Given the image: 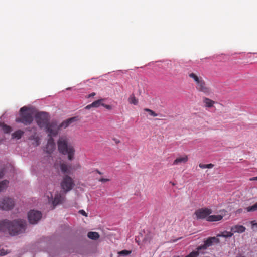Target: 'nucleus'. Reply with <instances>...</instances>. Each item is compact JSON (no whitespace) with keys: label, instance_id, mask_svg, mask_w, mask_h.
<instances>
[{"label":"nucleus","instance_id":"f257e3e1","mask_svg":"<svg viewBox=\"0 0 257 257\" xmlns=\"http://www.w3.org/2000/svg\"><path fill=\"white\" fill-rule=\"evenodd\" d=\"M26 222L22 219L10 221L7 219L0 221V231L8 232L11 235L15 236L25 231Z\"/></svg>","mask_w":257,"mask_h":257},{"label":"nucleus","instance_id":"f03ea898","mask_svg":"<svg viewBox=\"0 0 257 257\" xmlns=\"http://www.w3.org/2000/svg\"><path fill=\"white\" fill-rule=\"evenodd\" d=\"M57 146L59 152L63 155H67L69 160L74 159L75 149L69 137L67 136L59 137L57 141Z\"/></svg>","mask_w":257,"mask_h":257},{"label":"nucleus","instance_id":"7ed1b4c3","mask_svg":"<svg viewBox=\"0 0 257 257\" xmlns=\"http://www.w3.org/2000/svg\"><path fill=\"white\" fill-rule=\"evenodd\" d=\"M33 120L32 113L26 106L22 107L20 110V117L17 118L16 122H21L25 125L30 124Z\"/></svg>","mask_w":257,"mask_h":257},{"label":"nucleus","instance_id":"20e7f679","mask_svg":"<svg viewBox=\"0 0 257 257\" xmlns=\"http://www.w3.org/2000/svg\"><path fill=\"white\" fill-rule=\"evenodd\" d=\"M60 186L64 194L70 191L75 186L74 180L68 175H65L62 179Z\"/></svg>","mask_w":257,"mask_h":257},{"label":"nucleus","instance_id":"39448f33","mask_svg":"<svg viewBox=\"0 0 257 257\" xmlns=\"http://www.w3.org/2000/svg\"><path fill=\"white\" fill-rule=\"evenodd\" d=\"M35 120L40 128H45L49 122L50 117L48 113L45 112H40L35 115Z\"/></svg>","mask_w":257,"mask_h":257},{"label":"nucleus","instance_id":"423d86ee","mask_svg":"<svg viewBox=\"0 0 257 257\" xmlns=\"http://www.w3.org/2000/svg\"><path fill=\"white\" fill-rule=\"evenodd\" d=\"M46 131L48 133V136L50 137L56 136L60 130L59 125L55 120H53L51 122H49L47 125L44 128Z\"/></svg>","mask_w":257,"mask_h":257},{"label":"nucleus","instance_id":"0eeeda50","mask_svg":"<svg viewBox=\"0 0 257 257\" xmlns=\"http://www.w3.org/2000/svg\"><path fill=\"white\" fill-rule=\"evenodd\" d=\"M212 213V210L208 208H202L196 210L194 215L197 219L207 218Z\"/></svg>","mask_w":257,"mask_h":257},{"label":"nucleus","instance_id":"6e6552de","mask_svg":"<svg viewBox=\"0 0 257 257\" xmlns=\"http://www.w3.org/2000/svg\"><path fill=\"white\" fill-rule=\"evenodd\" d=\"M50 194V196L49 195H47V197L49 199V202L52 201L53 208L58 204L62 203L64 199H65V195L63 193H61L60 192H57L56 193L54 199H53L52 194L51 192L49 193Z\"/></svg>","mask_w":257,"mask_h":257},{"label":"nucleus","instance_id":"1a4fd4ad","mask_svg":"<svg viewBox=\"0 0 257 257\" xmlns=\"http://www.w3.org/2000/svg\"><path fill=\"white\" fill-rule=\"evenodd\" d=\"M15 205L13 199L9 197H5L0 201V208L4 210L12 209Z\"/></svg>","mask_w":257,"mask_h":257},{"label":"nucleus","instance_id":"9d476101","mask_svg":"<svg viewBox=\"0 0 257 257\" xmlns=\"http://www.w3.org/2000/svg\"><path fill=\"white\" fill-rule=\"evenodd\" d=\"M42 217L41 212L32 210L28 214V218L31 224H36Z\"/></svg>","mask_w":257,"mask_h":257},{"label":"nucleus","instance_id":"9b49d317","mask_svg":"<svg viewBox=\"0 0 257 257\" xmlns=\"http://www.w3.org/2000/svg\"><path fill=\"white\" fill-rule=\"evenodd\" d=\"M219 242V239L216 237H209L204 241V244L198 246L196 249L198 250H201L202 249L205 250L207 249V247L211 246L213 242L218 243Z\"/></svg>","mask_w":257,"mask_h":257},{"label":"nucleus","instance_id":"f8f14e48","mask_svg":"<svg viewBox=\"0 0 257 257\" xmlns=\"http://www.w3.org/2000/svg\"><path fill=\"white\" fill-rule=\"evenodd\" d=\"M196 88L198 91L203 92L205 94H209L210 93V89L207 86L204 80L200 81V83L196 85Z\"/></svg>","mask_w":257,"mask_h":257},{"label":"nucleus","instance_id":"ddd939ff","mask_svg":"<svg viewBox=\"0 0 257 257\" xmlns=\"http://www.w3.org/2000/svg\"><path fill=\"white\" fill-rule=\"evenodd\" d=\"M220 212L221 213V215H209V216L206 218V220L209 222H215L221 220L226 212V211L225 210H222L220 211Z\"/></svg>","mask_w":257,"mask_h":257},{"label":"nucleus","instance_id":"4468645a","mask_svg":"<svg viewBox=\"0 0 257 257\" xmlns=\"http://www.w3.org/2000/svg\"><path fill=\"white\" fill-rule=\"evenodd\" d=\"M55 148V144L52 137H50L46 145V149L47 152L50 154Z\"/></svg>","mask_w":257,"mask_h":257},{"label":"nucleus","instance_id":"2eb2a0df","mask_svg":"<svg viewBox=\"0 0 257 257\" xmlns=\"http://www.w3.org/2000/svg\"><path fill=\"white\" fill-rule=\"evenodd\" d=\"M188 160L187 155H184L182 156L177 157L173 162V165H177L182 163H186Z\"/></svg>","mask_w":257,"mask_h":257},{"label":"nucleus","instance_id":"dca6fc26","mask_svg":"<svg viewBox=\"0 0 257 257\" xmlns=\"http://www.w3.org/2000/svg\"><path fill=\"white\" fill-rule=\"evenodd\" d=\"M246 228L241 225H236L231 228V231L233 234L235 233H242L244 232Z\"/></svg>","mask_w":257,"mask_h":257},{"label":"nucleus","instance_id":"f3484780","mask_svg":"<svg viewBox=\"0 0 257 257\" xmlns=\"http://www.w3.org/2000/svg\"><path fill=\"white\" fill-rule=\"evenodd\" d=\"M75 119V117H72L65 121H63L59 125L60 130L62 128H65L67 127L71 123L74 122Z\"/></svg>","mask_w":257,"mask_h":257},{"label":"nucleus","instance_id":"a211bd4d","mask_svg":"<svg viewBox=\"0 0 257 257\" xmlns=\"http://www.w3.org/2000/svg\"><path fill=\"white\" fill-rule=\"evenodd\" d=\"M155 234L152 232H148L144 237L143 242L145 243H150L153 241V240L155 237Z\"/></svg>","mask_w":257,"mask_h":257},{"label":"nucleus","instance_id":"6ab92c4d","mask_svg":"<svg viewBox=\"0 0 257 257\" xmlns=\"http://www.w3.org/2000/svg\"><path fill=\"white\" fill-rule=\"evenodd\" d=\"M71 168V166L70 165H68V164H67L66 163H63L62 164H61L60 165V169H61V170L62 171V172H63V173H67V174H69L70 173V169Z\"/></svg>","mask_w":257,"mask_h":257},{"label":"nucleus","instance_id":"aec40b11","mask_svg":"<svg viewBox=\"0 0 257 257\" xmlns=\"http://www.w3.org/2000/svg\"><path fill=\"white\" fill-rule=\"evenodd\" d=\"M189 77L192 78L196 83V85L200 83V81L203 80V78L201 77L198 76L196 74L191 73L189 74Z\"/></svg>","mask_w":257,"mask_h":257},{"label":"nucleus","instance_id":"412c9836","mask_svg":"<svg viewBox=\"0 0 257 257\" xmlns=\"http://www.w3.org/2000/svg\"><path fill=\"white\" fill-rule=\"evenodd\" d=\"M24 134V131L19 130L15 131L12 134V137L13 139H20Z\"/></svg>","mask_w":257,"mask_h":257},{"label":"nucleus","instance_id":"4be33fe9","mask_svg":"<svg viewBox=\"0 0 257 257\" xmlns=\"http://www.w3.org/2000/svg\"><path fill=\"white\" fill-rule=\"evenodd\" d=\"M203 103L205 104L206 107H211L213 106L215 102L208 98L205 97L203 100Z\"/></svg>","mask_w":257,"mask_h":257},{"label":"nucleus","instance_id":"5701e85b","mask_svg":"<svg viewBox=\"0 0 257 257\" xmlns=\"http://www.w3.org/2000/svg\"><path fill=\"white\" fill-rule=\"evenodd\" d=\"M87 236L89 238L96 240L99 238V235L98 233L96 232H89L87 234Z\"/></svg>","mask_w":257,"mask_h":257},{"label":"nucleus","instance_id":"b1692460","mask_svg":"<svg viewBox=\"0 0 257 257\" xmlns=\"http://www.w3.org/2000/svg\"><path fill=\"white\" fill-rule=\"evenodd\" d=\"M233 235V233L231 231V232H228L227 231H224L221 233L218 234L217 235V237H222L225 238H228L231 237Z\"/></svg>","mask_w":257,"mask_h":257},{"label":"nucleus","instance_id":"393cba45","mask_svg":"<svg viewBox=\"0 0 257 257\" xmlns=\"http://www.w3.org/2000/svg\"><path fill=\"white\" fill-rule=\"evenodd\" d=\"M128 101L130 104L134 105H137L138 103V100L136 98L134 94H132L130 96Z\"/></svg>","mask_w":257,"mask_h":257},{"label":"nucleus","instance_id":"a878e982","mask_svg":"<svg viewBox=\"0 0 257 257\" xmlns=\"http://www.w3.org/2000/svg\"><path fill=\"white\" fill-rule=\"evenodd\" d=\"M104 99L102 98L95 101L92 103V105L93 107L98 108L100 106L102 105L103 102L104 101Z\"/></svg>","mask_w":257,"mask_h":257},{"label":"nucleus","instance_id":"bb28decb","mask_svg":"<svg viewBox=\"0 0 257 257\" xmlns=\"http://www.w3.org/2000/svg\"><path fill=\"white\" fill-rule=\"evenodd\" d=\"M9 181L7 180H3L0 182V192L3 191L8 186Z\"/></svg>","mask_w":257,"mask_h":257},{"label":"nucleus","instance_id":"cd10ccee","mask_svg":"<svg viewBox=\"0 0 257 257\" xmlns=\"http://www.w3.org/2000/svg\"><path fill=\"white\" fill-rule=\"evenodd\" d=\"M246 210L248 212H253L257 211V203L251 206L247 207Z\"/></svg>","mask_w":257,"mask_h":257},{"label":"nucleus","instance_id":"c85d7f7f","mask_svg":"<svg viewBox=\"0 0 257 257\" xmlns=\"http://www.w3.org/2000/svg\"><path fill=\"white\" fill-rule=\"evenodd\" d=\"M144 111L148 112L149 114L151 116L154 117L158 116V114L155 111L149 108H145L144 109Z\"/></svg>","mask_w":257,"mask_h":257},{"label":"nucleus","instance_id":"c756f323","mask_svg":"<svg viewBox=\"0 0 257 257\" xmlns=\"http://www.w3.org/2000/svg\"><path fill=\"white\" fill-rule=\"evenodd\" d=\"M199 166L202 168H212L214 167V165L213 164H199Z\"/></svg>","mask_w":257,"mask_h":257},{"label":"nucleus","instance_id":"7c9ffc66","mask_svg":"<svg viewBox=\"0 0 257 257\" xmlns=\"http://www.w3.org/2000/svg\"><path fill=\"white\" fill-rule=\"evenodd\" d=\"M131 253V251L126 250H123L118 252V254L120 255L126 256Z\"/></svg>","mask_w":257,"mask_h":257},{"label":"nucleus","instance_id":"2f4dec72","mask_svg":"<svg viewBox=\"0 0 257 257\" xmlns=\"http://www.w3.org/2000/svg\"><path fill=\"white\" fill-rule=\"evenodd\" d=\"M3 128H4V131L6 133L10 132L11 131V128L10 126H7V125H4Z\"/></svg>","mask_w":257,"mask_h":257},{"label":"nucleus","instance_id":"473e14b6","mask_svg":"<svg viewBox=\"0 0 257 257\" xmlns=\"http://www.w3.org/2000/svg\"><path fill=\"white\" fill-rule=\"evenodd\" d=\"M102 106L104 107L106 109H107L108 110L112 109V106L110 105L105 104L103 103Z\"/></svg>","mask_w":257,"mask_h":257},{"label":"nucleus","instance_id":"72a5a7b5","mask_svg":"<svg viewBox=\"0 0 257 257\" xmlns=\"http://www.w3.org/2000/svg\"><path fill=\"white\" fill-rule=\"evenodd\" d=\"M109 181V179H105V178H101L99 179V181L101 182H106Z\"/></svg>","mask_w":257,"mask_h":257},{"label":"nucleus","instance_id":"f704fd0d","mask_svg":"<svg viewBox=\"0 0 257 257\" xmlns=\"http://www.w3.org/2000/svg\"><path fill=\"white\" fill-rule=\"evenodd\" d=\"M95 95H96V93L95 92H93V93H91V94H90L89 95H88L86 97L87 98H89L91 97L94 96Z\"/></svg>","mask_w":257,"mask_h":257},{"label":"nucleus","instance_id":"c9c22d12","mask_svg":"<svg viewBox=\"0 0 257 257\" xmlns=\"http://www.w3.org/2000/svg\"><path fill=\"white\" fill-rule=\"evenodd\" d=\"M79 212L83 215L85 216H87V214L86 213V212H85L84 210H80L79 211Z\"/></svg>","mask_w":257,"mask_h":257},{"label":"nucleus","instance_id":"e433bc0d","mask_svg":"<svg viewBox=\"0 0 257 257\" xmlns=\"http://www.w3.org/2000/svg\"><path fill=\"white\" fill-rule=\"evenodd\" d=\"M113 140L115 142V143L117 144L120 143V141L119 139H117L116 138H113Z\"/></svg>","mask_w":257,"mask_h":257},{"label":"nucleus","instance_id":"4c0bfd02","mask_svg":"<svg viewBox=\"0 0 257 257\" xmlns=\"http://www.w3.org/2000/svg\"><path fill=\"white\" fill-rule=\"evenodd\" d=\"M4 175V170L2 169L0 170V178H1Z\"/></svg>","mask_w":257,"mask_h":257},{"label":"nucleus","instance_id":"58836bf2","mask_svg":"<svg viewBox=\"0 0 257 257\" xmlns=\"http://www.w3.org/2000/svg\"><path fill=\"white\" fill-rule=\"evenodd\" d=\"M92 107H93V106L92 105V103L89 104V105H87L86 107H85V109H90Z\"/></svg>","mask_w":257,"mask_h":257},{"label":"nucleus","instance_id":"ea45409f","mask_svg":"<svg viewBox=\"0 0 257 257\" xmlns=\"http://www.w3.org/2000/svg\"><path fill=\"white\" fill-rule=\"evenodd\" d=\"M5 254H6V253L4 252V249H2L1 250L0 255L1 256H3V255H5Z\"/></svg>","mask_w":257,"mask_h":257},{"label":"nucleus","instance_id":"a19ab883","mask_svg":"<svg viewBox=\"0 0 257 257\" xmlns=\"http://www.w3.org/2000/svg\"><path fill=\"white\" fill-rule=\"evenodd\" d=\"M251 224L253 227L257 226V223L255 222L254 221H251Z\"/></svg>","mask_w":257,"mask_h":257},{"label":"nucleus","instance_id":"79ce46f5","mask_svg":"<svg viewBox=\"0 0 257 257\" xmlns=\"http://www.w3.org/2000/svg\"><path fill=\"white\" fill-rule=\"evenodd\" d=\"M250 180H251V181L257 180V176L250 178Z\"/></svg>","mask_w":257,"mask_h":257},{"label":"nucleus","instance_id":"37998d69","mask_svg":"<svg viewBox=\"0 0 257 257\" xmlns=\"http://www.w3.org/2000/svg\"><path fill=\"white\" fill-rule=\"evenodd\" d=\"M96 172L100 175L102 174V173L97 169L96 170Z\"/></svg>","mask_w":257,"mask_h":257},{"label":"nucleus","instance_id":"c03bdc74","mask_svg":"<svg viewBox=\"0 0 257 257\" xmlns=\"http://www.w3.org/2000/svg\"><path fill=\"white\" fill-rule=\"evenodd\" d=\"M1 124H2V123H1V122H0V126L1 125Z\"/></svg>","mask_w":257,"mask_h":257}]
</instances>
